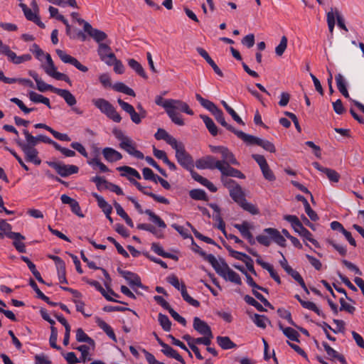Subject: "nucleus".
Returning a JSON list of instances; mask_svg holds the SVG:
<instances>
[{
    "mask_svg": "<svg viewBox=\"0 0 364 364\" xmlns=\"http://www.w3.org/2000/svg\"><path fill=\"white\" fill-rule=\"evenodd\" d=\"M208 262L212 265L217 274L225 280L239 285L242 284L240 275L230 269L223 258L217 259L215 256H210L208 257Z\"/></svg>",
    "mask_w": 364,
    "mask_h": 364,
    "instance_id": "1",
    "label": "nucleus"
},
{
    "mask_svg": "<svg viewBox=\"0 0 364 364\" xmlns=\"http://www.w3.org/2000/svg\"><path fill=\"white\" fill-rule=\"evenodd\" d=\"M112 133L114 136L120 141L119 147L126 151L129 154L139 159H143L144 156L143 153L135 148V143L129 136L124 135L123 132L119 129H114Z\"/></svg>",
    "mask_w": 364,
    "mask_h": 364,
    "instance_id": "2",
    "label": "nucleus"
},
{
    "mask_svg": "<svg viewBox=\"0 0 364 364\" xmlns=\"http://www.w3.org/2000/svg\"><path fill=\"white\" fill-rule=\"evenodd\" d=\"M92 104L105 114L109 119L114 122H120L122 117L117 112L114 107L107 100L103 98H97L92 100Z\"/></svg>",
    "mask_w": 364,
    "mask_h": 364,
    "instance_id": "3",
    "label": "nucleus"
},
{
    "mask_svg": "<svg viewBox=\"0 0 364 364\" xmlns=\"http://www.w3.org/2000/svg\"><path fill=\"white\" fill-rule=\"evenodd\" d=\"M284 219L290 223L292 228L300 236L311 242L316 247H319V243L312 237V234L304 227L299 219L296 215H286Z\"/></svg>",
    "mask_w": 364,
    "mask_h": 364,
    "instance_id": "4",
    "label": "nucleus"
},
{
    "mask_svg": "<svg viewBox=\"0 0 364 364\" xmlns=\"http://www.w3.org/2000/svg\"><path fill=\"white\" fill-rule=\"evenodd\" d=\"M155 103L157 105L164 107L166 112L169 108H181V112H185L189 115H193L194 114L187 103L179 100H164L161 96L157 95L155 98Z\"/></svg>",
    "mask_w": 364,
    "mask_h": 364,
    "instance_id": "5",
    "label": "nucleus"
},
{
    "mask_svg": "<svg viewBox=\"0 0 364 364\" xmlns=\"http://www.w3.org/2000/svg\"><path fill=\"white\" fill-rule=\"evenodd\" d=\"M172 148L176 151V158L182 167L188 171L193 168V159L186 151L183 143L178 141Z\"/></svg>",
    "mask_w": 364,
    "mask_h": 364,
    "instance_id": "6",
    "label": "nucleus"
},
{
    "mask_svg": "<svg viewBox=\"0 0 364 364\" xmlns=\"http://www.w3.org/2000/svg\"><path fill=\"white\" fill-rule=\"evenodd\" d=\"M15 142L23 152L28 162H31L37 166L41 164V160L38 157V151L35 148V145H31L26 141L23 142L20 139H15Z\"/></svg>",
    "mask_w": 364,
    "mask_h": 364,
    "instance_id": "7",
    "label": "nucleus"
},
{
    "mask_svg": "<svg viewBox=\"0 0 364 364\" xmlns=\"http://www.w3.org/2000/svg\"><path fill=\"white\" fill-rule=\"evenodd\" d=\"M46 59L47 62V65H43V68L44 69L46 74L55 78V80H63L68 83L70 85H71V80L70 77L66 74L61 73L57 71V68L55 66L50 54L47 53L46 55Z\"/></svg>",
    "mask_w": 364,
    "mask_h": 364,
    "instance_id": "8",
    "label": "nucleus"
},
{
    "mask_svg": "<svg viewBox=\"0 0 364 364\" xmlns=\"http://www.w3.org/2000/svg\"><path fill=\"white\" fill-rule=\"evenodd\" d=\"M0 54L7 56L9 60L14 64L18 65L23 62L31 60L30 54H24L20 56L16 55V53L12 51L9 46L4 44L0 39Z\"/></svg>",
    "mask_w": 364,
    "mask_h": 364,
    "instance_id": "9",
    "label": "nucleus"
},
{
    "mask_svg": "<svg viewBox=\"0 0 364 364\" xmlns=\"http://www.w3.org/2000/svg\"><path fill=\"white\" fill-rule=\"evenodd\" d=\"M48 165L55 170L61 177H68L77 173L79 168L75 165H65L60 162L47 161Z\"/></svg>",
    "mask_w": 364,
    "mask_h": 364,
    "instance_id": "10",
    "label": "nucleus"
},
{
    "mask_svg": "<svg viewBox=\"0 0 364 364\" xmlns=\"http://www.w3.org/2000/svg\"><path fill=\"white\" fill-rule=\"evenodd\" d=\"M220 161L216 160L213 156L208 155L201 159H199L196 162V166L199 169H218L220 166Z\"/></svg>",
    "mask_w": 364,
    "mask_h": 364,
    "instance_id": "11",
    "label": "nucleus"
},
{
    "mask_svg": "<svg viewBox=\"0 0 364 364\" xmlns=\"http://www.w3.org/2000/svg\"><path fill=\"white\" fill-rule=\"evenodd\" d=\"M55 52L60 58V59L64 63L70 64L75 67L77 70L83 73H86L88 70L87 67L81 64V63L77 58L67 54L65 51L60 49H57Z\"/></svg>",
    "mask_w": 364,
    "mask_h": 364,
    "instance_id": "12",
    "label": "nucleus"
},
{
    "mask_svg": "<svg viewBox=\"0 0 364 364\" xmlns=\"http://www.w3.org/2000/svg\"><path fill=\"white\" fill-rule=\"evenodd\" d=\"M23 134L25 136L26 141L27 142H29V144L31 145L36 146L40 141H42V142H44V143L48 144H51L53 146H55V145L56 144V142L55 141L52 140L51 139H50L49 137H48L46 135L39 134L36 136H34L26 129H24L23 130Z\"/></svg>",
    "mask_w": 364,
    "mask_h": 364,
    "instance_id": "13",
    "label": "nucleus"
},
{
    "mask_svg": "<svg viewBox=\"0 0 364 364\" xmlns=\"http://www.w3.org/2000/svg\"><path fill=\"white\" fill-rule=\"evenodd\" d=\"M97 52L101 60L108 65H112L113 60H116L115 55L111 52V48L107 44L100 43Z\"/></svg>",
    "mask_w": 364,
    "mask_h": 364,
    "instance_id": "14",
    "label": "nucleus"
},
{
    "mask_svg": "<svg viewBox=\"0 0 364 364\" xmlns=\"http://www.w3.org/2000/svg\"><path fill=\"white\" fill-rule=\"evenodd\" d=\"M118 272L127 281L129 285L134 289V287L144 288L140 277L135 273L118 269Z\"/></svg>",
    "mask_w": 364,
    "mask_h": 364,
    "instance_id": "15",
    "label": "nucleus"
},
{
    "mask_svg": "<svg viewBox=\"0 0 364 364\" xmlns=\"http://www.w3.org/2000/svg\"><path fill=\"white\" fill-rule=\"evenodd\" d=\"M28 74L31 77H32L36 82V86L38 90L40 92H46L47 90H50L54 93H55L57 90V87H53V85H48L42 79L38 76V73L34 70H29Z\"/></svg>",
    "mask_w": 364,
    "mask_h": 364,
    "instance_id": "16",
    "label": "nucleus"
},
{
    "mask_svg": "<svg viewBox=\"0 0 364 364\" xmlns=\"http://www.w3.org/2000/svg\"><path fill=\"white\" fill-rule=\"evenodd\" d=\"M117 102L119 105V106L121 107V108L130 115V118L134 123H135L136 124H139L141 123V117H139V113L135 111V109L132 105H131L130 104H129L127 102H124L121 99H118Z\"/></svg>",
    "mask_w": 364,
    "mask_h": 364,
    "instance_id": "17",
    "label": "nucleus"
},
{
    "mask_svg": "<svg viewBox=\"0 0 364 364\" xmlns=\"http://www.w3.org/2000/svg\"><path fill=\"white\" fill-rule=\"evenodd\" d=\"M222 175H226L228 177H235L241 179L245 178V176L240 170L236 169L230 166V164H223L220 163L219 168Z\"/></svg>",
    "mask_w": 364,
    "mask_h": 364,
    "instance_id": "18",
    "label": "nucleus"
},
{
    "mask_svg": "<svg viewBox=\"0 0 364 364\" xmlns=\"http://www.w3.org/2000/svg\"><path fill=\"white\" fill-rule=\"evenodd\" d=\"M312 165L318 171L325 173L326 175V176L328 177V178L329 179V181L334 182V183L338 182V181L340 179V174L335 170L323 167L318 162H313Z\"/></svg>",
    "mask_w": 364,
    "mask_h": 364,
    "instance_id": "19",
    "label": "nucleus"
},
{
    "mask_svg": "<svg viewBox=\"0 0 364 364\" xmlns=\"http://www.w3.org/2000/svg\"><path fill=\"white\" fill-rule=\"evenodd\" d=\"M85 31L87 32L94 40L99 44L105 40L107 37V34L100 30L93 28L89 23L85 25Z\"/></svg>",
    "mask_w": 364,
    "mask_h": 364,
    "instance_id": "20",
    "label": "nucleus"
},
{
    "mask_svg": "<svg viewBox=\"0 0 364 364\" xmlns=\"http://www.w3.org/2000/svg\"><path fill=\"white\" fill-rule=\"evenodd\" d=\"M264 233L267 234L272 240L281 247L286 246V240L283 235H281L279 230L272 228H267L263 230Z\"/></svg>",
    "mask_w": 364,
    "mask_h": 364,
    "instance_id": "21",
    "label": "nucleus"
},
{
    "mask_svg": "<svg viewBox=\"0 0 364 364\" xmlns=\"http://www.w3.org/2000/svg\"><path fill=\"white\" fill-rule=\"evenodd\" d=\"M193 328L200 335H206L209 333H213L210 327L208 325L206 322L201 320L198 317H195L193 318Z\"/></svg>",
    "mask_w": 364,
    "mask_h": 364,
    "instance_id": "22",
    "label": "nucleus"
},
{
    "mask_svg": "<svg viewBox=\"0 0 364 364\" xmlns=\"http://www.w3.org/2000/svg\"><path fill=\"white\" fill-rule=\"evenodd\" d=\"M155 138L157 140H164L171 147L176 145L178 142L176 138L170 135L165 129L159 128L156 133L154 134Z\"/></svg>",
    "mask_w": 364,
    "mask_h": 364,
    "instance_id": "23",
    "label": "nucleus"
},
{
    "mask_svg": "<svg viewBox=\"0 0 364 364\" xmlns=\"http://www.w3.org/2000/svg\"><path fill=\"white\" fill-rule=\"evenodd\" d=\"M102 154L104 158L111 163L117 161L122 159L121 153L110 147L103 149Z\"/></svg>",
    "mask_w": 364,
    "mask_h": 364,
    "instance_id": "24",
    "label": "nucleus"
},
{
    "mask_svg": "<svg viewBox=\"0 0 364 364\" xmlns=\"http://www.w3.org/2000/svg\"><path fill=\"white\" fill-rule=\"evenodd\" d=\"M9 239L13 240V245L18 252L21 253L26 252V245L23 242V240L26 238L23 235L19 232H15L14 234H11Z\"/></svg>",
    "mask_w": 364,
    "mask_h": 364,
    "instance_id": "25",
    "label": "nucleus"
},
{
    "mask_svg": "<svg viewBox=\"0 0 364 364\" xmlns=\"http://www.w3.org/2000/svg\"><path fill=\"white\" fill-rule=\"evenodd\" d=\"M238 138L242 139L247 145H257L259 141V137L255 136L235 129L232 132Z\"/></svg>",
    "mask_w": 364,
    "mask_h": 364,
    "instance_id": "26",
    "label": "nucleus"
},
{
    "mask_svg": "<svg viewBox=\"0 0 364 364\" xmlns=\"http://www.w3.org/2000/svg\"><path fill=\"white\" fill-rule=\"evenodd\" d=\"M222 160H219L220 162H223V164H232L238 166L239 162L235 157L232 152H231L227 147H224L221 152Z\"/></svg>",
    "mask_w": 364,
    "mask_h": 364,
    "instance_id": "27",
    "label": "nucleus"
},
{
    "mask_svg": "<svg viewBox=\"0 0 364 364\" xmlns=\"http://www.w3.org/2000/svg\"><path fill=\"white\" fill-rule=\"evenodd\" d=\"M229 192L232 199L238 205L245 199L242 187L238 183L229 190Z\"/></svg>",
    "mask_w": 364,
    "mask_h": 364,
    "instance_id": "28",
    "label": "nucleus"
},
{
    "mask_svg": "<svg viewBox=\"0 0 364 364\" xmlns=\"http://www.w3.org/2000/svg\"><path fill=\"white\" fill-rule=\"evenodd\" d=\"M322 345L326 350L328 356L331 359H336L342 364H346V361L343 355L338 353L336 350L332 348L327 343L323 342Z\"/></svg>",
    "mask_w": 364,
    "mask_h": 364,
    "instance_id": "29",
    "label": "nucleus"
},
{
    "mask_svg": "<svg viewBox=\"0 0 364 364\" xmlns=\"http://www.w3.org/2000/svg\"><path fill=\"white\" fill-rule=\"evenodd\" d=\"M162 348H163L161 351L165 355L170 358H173L178 360V362L181 363L182 364H186V362L184 359L182 358V356L176 350L169 346L168 344L166 343L164 346H163Z\"/></svg>",
    "mask_w": 364,
    "mask_h": 364,
    "instance_id": "30",
    "label": "nucleus"
},
{
    "mask_svg": "<svg viewBox=\"0 0 364 364\" xmlns=\"http://www.w3.org/2000/svg\"><path fill=\"white\" fill-rule=\"evenodd\" d=\"M55 94L64 99L69 106H73L77 103L75 96L68 90L58 88Z\"/></svg>",
    "mask_w": 364,
    "mask_h": 364,
    "instance_id": "31",
    "label": "nucleus"
},
{
    "mask_svg": "<svg viewBox=\"0 0 364 364\" xmlns=\"http://www.w3.org/2000/svg\"><path fill=\"white\" fill-rule=\"evenodd\" d=\"M177 110L181 111V109L169 108L166 112L174 124L178 126H183L184 125V121L182 119L181 115L176 112Z\"/></svg>",
    "mask_w": 364,
    "mask_h": 364,
    "instance_id": "32",
    "label": "nucleus"
},
{
    "mask_svg": "<svg viewBox=\"0 0 364 364\" xmlns=\"http://www.w3.org/2000/svg\"><path fill=\"white\" fill-rule=\"evenodd\" d=\"M213 115L215 117V119L218 123H220L222 126L225 127L230 132L235 131V128L232 126L228 124L225 119L223 112L221 109H220L218 107L212 113Z\"/></svg>",
    "mask_w": 364,
    "mask_h": 364,
    "instance_id": "33",
    "label": "nucleus"
},
{
    "mask_svg": "<svg viewBox=\"0 0 364 364\" xmlns=\"http://www.w3.org/2000/svg\"><path fill=\"white\" fill-rule=\"evenodd\" d=\"M200 118L205 124L206 128L213 136H216L218 133V129L213 119L206 115H200Z\"/></svg>",
    "mask_w": 364,
    "mask_h": 364,
    "instance_id": "34",
    "label": "nucleus"
},
{
    "mask_svg": "<svg viewBox=\"0 0 364 364\" xmlns=\"http://www.w3.org/2000/svg\"><path fill=\"white\" fill-rule=\"evenodd\" d=\"M151 250L155 253H156L158 255H160V256H161L163 257L170 258V259H174V260H178V257L177 256H176V255H174L173 254L164 252L163 248H162V247L159 243H156V242L152 243V245H151Z\"/></svg>",
    "mask_w": 364,
    "mask_h": 364,
    "instance_id": "35",
    "label": "nucleus"
},
{
    "mask_svg": "<svg viewBox=\"0 0 364 364\" xmlns=\"http://www.w3.org/2000/svg\"><path fill=\"white\" fill-rule=\"evenodd\" d=\"M216 340L218 344L224 350L236 347V344L232 342L228 336H218Z\"/></svg>",
    "mask_w": 364,
    "mask_h": 364,
    "instance_id": "36",
    "label": "nucleus"
},
{
    "mask_svg": "<svg viewBox=\"0 0 364 364\" xmlns=\"http://www.w3.org/2000/svg\"><path fill=\"white\" fill-rule=\"evenodd\" d=\"M129 67L133 69L139 75L144 79H147L148 76L146 74L141 65L134 59H129L128 61Z\"/></svg>",
    "mask_w": 364,
    "mask_h": 364,
    "instance_id": "37",
    "label": "nucleus"
},
{
    "mask_svg": "<svg viewBox=\"0 0 364 364\" xmlns=\"http://www.w3.org/2000/svg\"><path fill=\"white\" fill-rule=\"evenodd\" d=\"M97 323L98 326L101 329H102L111 339H112L115 342L117 341V338L114 333V331L112 330L109 325H108L105 321L100 318L97 319Z\"/></svg>",
    "mask_w": 364,
    "mask_h": 364,
    "instance_id": "38",
    "label": "nucleus"
},
{
    "mask_svg": "<svg viewBox=\"0 0 364 364\" xmlns=\"http://www.w3.org/2000/svg\"><path fill=\"white\" fill-rule=\"evenodd\" d=\"M181 293L183 299L189 304L195 307H198L200 306V302L198 300L194 299L189 296L186 291V285L183 283L181 284Z\"/></svg>",
    "mask_w": 364,
    "mask_h": 364,
    "instance_id": "39",
    "label": "nucleus"
},
{
    "mask_svg": "<svg viewBox=\"0 0 364 364\" xmlns=\"http://www.w3.org/2000/svg\"><path fill=\"white\" fill-rule=\"evenodd\" d=\"M189 196L193 200H208L205 191L202 189H192L189 191Z\"/></svg>",
    "mask_w": 364,
    "mask_h": 364,
    "instance_id": "40",
    "label": "nucleus"
},
{
    "mask_svg": "<svg viewBox=\"0 0 364 364\" xmlns=\"http://www.w3.org/2000/svg\"><path fill=\"white\" fill-rule=\"evenodd\" d=\"M144 213L148 215L149 216V219L151 222L157 225L159 228H166V225L164 222V220L156 214H155L154 212H152L151 210H146L144 211Z\"/></svg>",
    "mask_w": 364,
    "mask_h": 364,
    "instance_id": "41",
    "label": "nucleus"
},
{
    "mask_svg": "<svg viewBox=\"0 0 364 364\" xmlns=\"http://www.w3.org/2000/svg\"><path fill=\"white\" fill-rule=\"evenodd\" d=\"M76 340L78 342H85L90 345H95L94 340L90 338L80 328H77L76 331Z\"/></svg>",
    "mask_w": 364,
    "mask_h": 364,
    "instance_id": "42",
    "label": "nucleus"
},
{
    "mask_svg": "<svg viewBox=\"0 0 364 364\" xmlns=\"http://www.w3.org/2000/svg\"><path fill=\"white\" fill-rule=\"evenodd\" d=\"M252 319L253 322L255 323V325L262 328H266L267 322L270 323L269 320L267 318V316L264 315L255 314L252 317Z\"/></svg>",
    "mask_w": 364,
    "mask_h": 364,
    "instance_id": "43",
    "label": "nucleus"
},
{
    "mask_svg": "<svg viewBox=\"0 0 364 364\" xmlns=\"http://www.w3.org/2000/svg\"><path fill=\"white\" fill-rule=\"evenodd\" d=\"M117 170L119 171H124V173H122V176H134L138 179L141 178V176L139 173L134 168L127 166H123L117 168Z\"/></svg>",
    "mask_w": 364,
    "mask_h": 364,
    "instance_id": "44",
    "label": "nucleus"
},
{
    "mask_svg": "<svg viewBox=\"0 0 364 364\" xmlns=\"http://www.w3.org/2000/svg\"><path fill=\"white\" fill-rule=\"evenodd\" d=\"M137 228L139 230L149 231L154 234L158 238L163 237L164 236L161 231L156 230L155 227L152 226L150 224L141 223L137 225Z\"/></svg>",
    "mask_w": 364,
    "mask_h": 364,
    "instance_id": "45",
    "label": "nucleus"
},
{
    "mask_svg": "<svg viewBox=\"0 0 364 364\" xmlns=\"http://www.w3.org/2000/svg\"><path fill=\"white\" fill-rule=\"evenodd\" d=\"M280 329L282 330L284 334L290 340L294 341H299V333L294 328L290 327L283 328L282 325H279Z\"/></svg>",
    "mask_w": 364,
    "mask_h": 364,
    "instance_id": "46",
    "label": "nucleus"
},
{
    "mask_svg": "<svg viewBox=\"0 0 364 364\" xmlns=\"http://www.w3.org/2000/svg\"><path fill=\"white\" fill-rule=\"evenodd\" d=\"M222 105H223L225 110L229 113V114L231 115L232 119L238 124L241 125H245V122L242 121V119L240 117V116L235 112V111L230 107L227 102L224 100L221 102Z\"/></svg>",
    "mask_w": 364,
    "mask_h": 364,
    "instance_id": "47",
    "label": "nucleus"
},
{
    "mask_svg": "<svg viewBox=\"0 0 364 364\" xmlns=\"http://www.w3.org/2000/svg\"><path fill=\"white\" fill-rule=\"evenodd\" d=\"M58 331L54 326H50V336L49 338V343L53 348L60 350L61 348L57 344Z\"/></svg>",
    "mask_w": 364,
    "mask_h": 364,
    "instance_id": "48",
    "label": "nucleus"
},
{
    "mask_svg": "<svg viewBox=\"0 0 364 364\" xmlns=\"http://www.w3.org/2000/svg\"><path fill=\"white\" fill-rule=\"evenodd\" d=\"M91 181L94 182L96 184L97 189L100 191L105 189H107L109 181H107L103 177L95 176L91 178Z\"/></svg>",
    "mask_w": 364,
    "mask_h": 364,
    "instance_id": "49",
    "label": "nucleus"
},
{
    "mask_svg": "<svg viewBox=\"0 0 364 364\" xmlns=\"http://www.w3.org/2000/svg\"><path fill=\"white\" fill-rule=\"evenodd\" d=\"M11 225L8 223L5 220H0V230L3 233V237L5 235L7 237H10L11 234H14L15 232H12Z\"/></svg>",
    "mask_w": 364,
    "mask_h": 364,
    "instance_id": "50",
    "label": "nucleus"
},
{
    "mask_svg": "<svg viewBox=\"0 0 364 364\" xmlns=\"http://www.w3.org/2000/svg\"><path fill=\"white\" fill-rule=\"evenodd\" d=\"M159 322L162 328L165 331H170L171 328V322L169 320L168 317L166 315H164L161 313L159 314Z\"/></svg>",
    "mask_w": 364,
    "mask_h": 364,
    "instance_id": "51",
    "label": "nucleus"
},
{
    "mask_svg": "<svg viewBox=\"0 0 364 364\" xmlns=\"http://www.w3.org/2000/svg\"><path fill=\"white\" fill-rule=\"evenodd\" d=\"M301 305L306 309L314 311L317 315L324 317V314L323 312L316 306V305L312 302L309 301H301Z\"/></svg>",
    "mask_w": 364,
    "mask_h": 364,
    "instance_id": "52",
    "label": "nucleus"
},
{
    "mask_svg": "<svg viewBox=\"0 0 364 364\" xmlns=\"http://www.w3.org/2000/svg\"><path fill=\"white\" fill-rule=\"evenodd\" d=\"M239 205L252 215H257L259 213L257 206L247 202L246 199L240 203Z\"/></svg>",
    "mask_w": 364,
    "mask_h": 364,
    "instance_id": "53",
    "label": "nucleus"
},
{
    "mask_svg": "<svg viewBox=\"0 0 364 364\" xmlns=\"http://www.w3.org/2000/svg\"><path fill=\"white\" fill-rule=\"evenodd\" d=\"M19 6L22 9L26 18L28 21H33L38 16V14H36L33 10L28 8V6L25 4L21 3L19 4Z\"/></svg>",
    "mask_w": 364,
    "mask_h": 364,
    "instance_id": "54",
    "label": "nucleus"
},
{
    "mask_svg": "<svg viewBox=\"0 0 364 364\" xmlns=\"http://www.w3.org/2000/svg\"><path fill=\"white\" fill-rule=\"evenodd\" d=\"M256 262L259 264L263 269L268 271V272L270 274V277L274 279V278L277 277L279 275L277 273L274 271L273 267L269 264V263H267L264 261H262L261 259H257Z\"/></svg>",
    "mask_w": 364,
    "mask_h": 364,
    "instance_id": "55",
    "label": "nucleus"
},
{
    "mask_svg": "<svg viewBox=\"0 0 364 364\" xmlns=\"http://www.w3.org/2000/svg\"><path fill=\"white\" fill-rule=\"evenodd\" d=\"M287 38L283 36L281 38L279 44L275 48V53L278 56H282L287 47Z\"/></svg>",
    "mask_w": 364,
    "mask_h": 364,
    "instance_id": "56",
    "label": "nucleus"
},
{
    "mask_svg": "<svg viewBox=\"0 0 364 364\" xmlns=\"http://www.w3.org/2000/svg\"><path fill=\"white\" fill-rule=\"evenodd\" d=\"M144 195L149 196L151 197L154 200L158 203H164V204H169V200L164 196H158L152 192L148 191V188L141 191Z\"/></svg>",
    "mask_w": 364,
    "mask_h": 364,
    "instance_id": "57",
    "label": "nucleus"
},
{
    "mask_svg": "<svg viewBox=\"0 0 364 364\" xmlns=\"http://www.w3.org/2000/svg\"><path fill=\"white\" fill-rule=\"evenodd\" d=\"M234 227L240 231L244 237L250 233V229L251 227L250 223L247 221H244L242 224H235Z\"/></svg>",
    "mask_w": 364,
    "mask_h": 364,
    "instance_id": "58",
    "label": "nucleus"
},
{
    "mask_svg": "<svg viewBox=\"0 0 364 364\" xmlns=\"http://www.w3.org/2000/svg\"><path fill=\"white\" fill-rule=\"evenodd\" d=\"M257 146L262 147L264 150L270 153H274L276 151L275 146L271 141L261 138L259 139Z\"/></svg>",
    "mask_w": 364,
    "mask_h": 364,
    "instance_id": "59",
    "label": "nucleus"
},
{
    "mask_svg": "<svg viewBox=\"0 0 364 364\" xmlns=\"http://www.w3.org/2000/svg\"><path fill=\"white\" fill-rule=\"evenodd\" d=\"M244 300L248 304L255 307L259 311L263 312L267 311L259 302L249 295L245 296Z\"/></svg>",
    "mask_w": 364,
    "mask_h": 364,
    "instance_id": "60",
    "label": "nucleus"
},
{
    "mask_svg": "<svg viewBox=\"0 0 364 364\" xmlns=\"http://www.w3.org/2000/svg\"><path fill=\"white\" fill-rule=\"evenodd\" d=\"M203 337L195 338V343L198 344H203L205 346H210L213 338V333H209L206 335H203Z\"/></svg>",
    "mask_w": 364,
    "mask_h": 364,
    "instance_id": "61",
    "label": "nucleus"
},
{
    "mask_svg": "<svg viewBox=\"0 0 364 364\" xmlns=\"http://www.w3.org/2000/svg\"><path fill=\"white\" fill-rule=\"evenodd\" d=\"M326 17L329 32L332 34L335 26V15L333 8L327 13Z\"/></svg>",
    "mask_w": 364,
    "mask_h": 364,
    "instance_id": "62",
    "label": "nucleus"
},
{
    "mask_svg": "<svg viewBox=\"0 0 364 364\" xmlns=\"http://www.w3.org/2000/svg\"><path fill=\"white\" fill-rule=\"evenodd\" d=\"M11 102L16 104L25 114H28L35 109V108H28L23 102L17 97L11 98Z\"/></svg>",
    "mask_w": 364,
    "mask_h": 364,
    "instance_id": "63",
    "label": "nucleus"
},
{
    "mask_svg": "<svg viewBox=\"0 0 364 364\" xmlns=\"http://www.w3.org/2000/svg\"><path fill=\"white\" fill-rule=\"evenodd\" d=\"M220 180L222 183L225 187L228 188V190H230L232 188H233L237 184L236 181H235L232 179H230L228 176L226 175H222L220 177Z\"/></svg>",
    "mask_w": 364,
    "mask_h": 364,
    "instance_id": "64",
    "label": "nucleus"
}]
</instances>
